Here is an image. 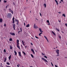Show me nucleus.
I'll use <instances>...</instances> for the list:
<instances>
[{"mask_svg":"<svg viewBox=\"0 0 67 67\" xmlns=\"http://www.w3.org/2000/svg\"><path fill=\"white\" fill-rule=\"evenodd\" d=\"M17 43V47L20 50L21 49L20 48V46L19 45L20 44L19 43Z\"/></svg>","mask_w":67,"mask_h":67,"instance_id":"1","label":"nucleus"},{"mask_svg":"<svg viewBox=\"0 0 67 67\" xmlns=\"http://www.w3.org/2000/svg\"><path fill=\"white\" fill-rule=\"evenodd\" d=\"M12 16V14L10 13L8 14V17L9 18H10Z\"/></svg>","mask_w":67,"mask_h":67,"instance_id":"2","label":"nucleus"},{"mask_svg":"<svg viewBox=\"0 0 67 67\" xmlns=\"http://www.w3.org/2000/svg\"><path fill=\"white\" fill-rule=\"evenodd\" d=\"M59 51L58 49L56 51V53H57V54H58L57 55V56H59Z\"/></svg>","mask_w":67,"mask_h":67,"instance_id":"3","label":"nucleus"},{"mask_svg":"<svg viewBox=\"0 0 67 67\" xmlns=\"http://www.w3.org/2000/svg\"><path fill=\"white\" fill-rule=\"evenodd\" d=\"M20 30H21V31H19L18 32V34L19 35L20 34V32H23V31H22V28L21 27L20 28Z\"/></svg>","mask_w":67,"mask_h":67,"instance_id":"4","label":"nucleus"},{"mask_svg":"<svg viewBox=\"0 0 67 67\" xmlns=\"http://www.w3.org/2000/svg\"><path fill=\"white\" fill-rule=\"evenodd\" d=\"M42 60L44 61L45 62H46L47 63H48V61H47V60H46V59H44V58H42Z\"/></svg>","mask_w":67,"mask_h":67,"instance_id":"5","label":"nucleus"},{"mask_svg":"<svg viewBox=\"0 0 67 67\" xmlns=\"http://www.w3.org/2000/svg\"><path fill=\"white\" fill-rule=\"evenodd\" d=\"M34 29H36L37 28H38V27L37 26L35 25V24L34 26Z\"/></svg>","mask_w":67,"mask_h":67,"instance_id":"6","label":"nucleus"},{"mask_svg":"<svg viewBox=\"0 0 67 67\" xmlns=\"http://www.w3.org/2000/svg\"><path fill=\"white\" fill-rule=\"evenodd\" d=\"M15 18L14 17H13V18L12 20H13V23L14 24L15 23Z\"/></svg>","mask_w":67,"mask_h":67,"instance_id":"7","label":"nucleus"},{"mask_svg":"<svg viewBox=\"0 0 67 67\" xmlns=\"http://www.w3.org/2000/svg\"><path fill=\"white\" fill-rule=\"evenodd\" d=\"M10 34L12 35H13V36H15V33H14L10 32Z\"/></svg>","mask_w":67,"mask_h":67,"instance_id":"8","label":"nucleus"},{"mask_svg":"<svg viewBox=\"0 0 67 67\" xmlns=\"http://www.w3.org/2000/svg\"><path fill=\"white\" fill-rule=\"evenodd\" d=\"M15 24H13V28L14 30H16L15 29Z\"/></svg>","mask_w":67,"mask_h":67,"instance_id":"9","label":"nucleus"},{"mask_svg":"<svg viewBox=\"0 0 67 67\" xmlns=\"http://www.w3.org/2000/svg\"><path fill=\"white\" fill-rule=\"evenodd\" d=\"M22 44L24 46H25V45L24 44V43H25V42L23 40L22 41Z\"/></svg>","mask_w":67,"mask_h":67,"instance_id":"10","label":"nucleus"},{"mask_svg":"<svg viewBox=\"0 0 67 67\" xmlns=\"http://www.w3.org/2000/svg\"><path fill=\"white\" fill-rule=\"evenodd\" d=\"M44 37L46 39L48 42H49V41H48V39H47V37H46L45 36H44Z\"/></svg>","mask_w":67,"mask_h":67,"instance_id":"11","label":"nucleus"},{"mask_svg":"<svg viewBox=\"0 0 67 67\" xmlns=\"http://www.w3.org/2000/svg\"><path fill=\"white\" fill-rule=\"evenodd\" d=\"M3 19L2 18H0V22L1 23H2L3 22Z\"/></svg>","mask_w":67,"mask_h":67,"instance_id":"12","label":"nucleus"},{"mask_svg":"<svg viewBox=\"0 0 67 67\" xmlns=\"http://www.w3.org/2000/svg\"><path fill=\"white\" fill-rule=\"evenodd\" d=\"M31 51L33 52V53L34 54H35V52H34V50L33 49H31Z\"/></svg>","mask_w":67,"mask_h":67,"instance_id":"13","label":"nucleus"},{"mask_svg":"<svg viewBox=\"0 0 67 67\" xmlns=\"http://www.w3.org/2000/svg\"><path fill=\"white\" fill-rule=\"evenodd\" d=\"M14 53L15 55H16L17 54V52H16V51H14Z\"/></svg>","mask_w":67,"mask_h":67,"instance_id":"14","label":"nucleus"},{"mask_svg":"<svg viewBox=\"0 0 67 67\" xmlns=\"http://www.w3.org/2000/svg\"><path fill=\"white\" fill-rule=\"evenodd\" d=\"M19 56H20L21 57V52H19Z\"/></svg>","mask_w":67,"mask_h":67,"instance_id":"15","label":"nucleus"},{"mask_svg":"<svg viewBox=\"0 0 67 67\" xmlns=\"http://www.w3.org/2000/svg\"><path fill=\"white\" fill-rule=\"evenodd\" d=\"M40 31L42 33L43 32V31H42V29H40L39 28V29Z\"/></svg>","mask_w":67,"mask_h":67,"instance_id":"16","label":"nucleus"},{"mask_svg":"<svg viewBox=\"0 0 67 67\" xmlns=\"http://www.w3.org/2000/svg\"><path fill=\"white\" fill-rule=\"evenodd\" d=\"M55 1L56 2L57 5H58V1H56V0H55Z\"/></svg>","mask_w":67,"mask_h":67,"instance_id":"17","label":"nucleus"},{"mask_svg":"<svg viewBox=\"0 0 67 67\" xmlns=\"http://www.w3.org/2000/svg\"><path fill=\"white\" fill-rule=\"evenodd\" d=\"M30 27V25L29 24H28L26 26V27Z\"/></svg>","mask_w":67,"mask_h":67,"instance_id":"18","label":"nucleus"},{"mask_svg":"<svg viewBox=\"0 0 67 67\" xmlns=\"http://www.w3.org/2000/svg\"><path fill=\"white\" fill-rule=\"evenodd\" d=\"M4 62H6V60H7L6 58H4Z\"/></svg>","mask_w":67,"mask_h":67,"instance_id":"19","label":"nucleus"},{"mask_svg":"<svg viewBox=\"0 0 67 67\" xmlns=\"http://www.w3.org/2000/svg\"><path fill=\"white\" fill-rule=\"evenodd\" d=\"M17 23H16V24H17L18 25L19 24V22L18 20H17Z\"/></svg>","mask_w":67,"mask_h":67,"instance_id":"20","label":"nucleus"},{"mask_svg":"<svg viewBox=\"0 0 67 67\" xmlns=\"http://www.w3.org/2000/svg\"><path fill=\"white\" fill-rule=\"evenodd\" d=\"M9 59V60H10L11 58V55H10L8 57Z\"/></svg>","mask_w":67,"mask_h":67,"instance_id":"21","label":"nucleus"},{"mask_svg":"<svg viewBox=\"0 0 67 67\" xmlns=\"http://www.w3.org/2000/svg\"><path fill=\"white\" fill-rule=\"evenodd\" d=\"M43 6H44L45 8H46V4H44Z\"/></svg>","mask_w":67,"mask_h":67,"instance_id":"22","label":"nucleus"},{"mask_svg":"<svg viewBox=\"0 0 67 67\" xmlns=\"http://www.w3.org/2000/svg\"><path fill=\"white\" fill-rule=\"evenodd\" d=\"M52 32L54 35L55 36V34L54 32H53V31H52Z\"/></svg>","mask_w":67,"mask_h":67,"instance_id":"23","label":"nucleus"},{"mask_svg":"<svg viewBox=\"0 0 67 67\" xmlns=\"http://www.w3.org/2000/svg\"><path fill=\"white\" fill-rule=\"evenodd\" d=\"M19 40H17L16 43H19Z\"/></svg>","mask_w":67,"mask_h":67,"instance_id":"24","label":"nucleus"},{"mask_svg":"<svg viewBox=\"0 0 67 67\" xmlns=\"http://www.w3.org/2000/svg\"><path fill=\"white\" fill-rule=\"evenodd\" d=\"M21 48L22 49H23L24 48V47H23V45L22 44L21 45Z\"/></svg>","mask_w":67,"mask_h":67,"instance_id":"25","label":"nucleus"},{"mask_svg":"<svg viewBox=\"0 0 67 67\" xmlns=\"http://www.w3.org/2000/svg\"><path fill=\"white\" fill-rule=\"evenodd\" d=\"M11 13H12V14H13V11H12V10H11L10 11Z\"/></svg>","mask_w":67,"mask_h":67,"instance_id":"26","label":"nucleus"},{"mask_svg":"<svg viewBox=\"0 0 67 67\" xmlns=\"http://www.w3.org/2000/svg\"><path fill=\"white\" fill-rule=\"evenodd\" d=\"M62 15H63V16H64V17H66L65 15V14H63Z\"/></svg>","mask_w":67,"mask_h":67,"instance_id":"27","label":"nucleus"},{"mask_svg":"<svg viewBox=\"0 0 67 67\" xmlns=\"http://www.w3.org/2000/svg\"><path fill=\"white\" fill-rule=\"evenodd\" d=\"M41 34H42V33H41L39 34V36H41Z\"/></svg>","mask_w":67,"mask_h":67,"instance_id":"28","label":"nucleus"},{"mask_svg":"<svg viewBox=\"0 0 67 67\" xmlns=\"http://www.w3.org/2000/svg\"><path fill=\"white\" fill-rule=\"evenodd\" d=\"M7 64H8V65H10V64L9 63L7 62L6 63Z\"/></svg>","mask_w":67,"mask_h":67,"instance_id":"29","label":"nucleus"},{"mask_svg":"<svg viewBox=\"0 0 67 67\" xmlns=\"http://www.w3.org/2000/svg\"><path fill=\"white\" fill-rule=\"evenodd\" d=\"M31 57L32 58H34V56H33V55H32V54H31Z\"/></svg>","mask_w":67,"mask_h":67,"instance_id":"30","label":"nucleus"},{"mask_svg":"<svg viewBox=\"0 0 67 67\" xmlns=\"http://www.w3.org/2000/svg\"><path fill=\"white\" fill-rule=\"evenodd\" d=\"M9 40L10 41H12V38H10L9 39Z\"/></svg>","mask_w":67,"mask_h":67,"instance_id":"31","label":"nucleus"},{"mask_svg":"<svg viewBox=\"0 0 67 67\" xmlns=\"http://www.w3.org/2000/svg\"><path fill=\"white\" fill-rule=\"evenodd\" d=\"M55 29H56V30L57 31H60L59 29H57V28H56Z\"/></svg>","mask_w":67,"mask_h":67,"instance_id":"32","label":"nucleus"},{"mask_svg":"<svg viewBox=\"0 0 67 67\" xmlns=\"http://www.w3.org/2000/svg\"><path fill=\"white\" fill-rule=\"evenodd\" d=\"M23 53H24V55H26V53L25 52H24L23 51Z\"/></svg>","mask_w":67,"mask_h":67,"instance_id":"33","label":"nucleus"},{"mask_svg":"<svg viewBox=\"0 0 67 67\" xmlns=\"http://www.w3.org/2000/svg\"><path fill=\"white\" fill-rule=\"evenodd\" d=\"M47 22L48 23H49V21L48 20H47Z\"/></svg>","mask_w":67,"mask_h":67,"instance_id":"34","label":"nucleus"},{"mask_svg":"<svg viewBox=\"0 0 67 67\" xmlns=\"http://www.w3.org/2000/svg\"><path fill=\"white\" fill-rule=\"evenodd\" d=\"M4 52H6V49H4Z\"/></svg>","mask_w":67,"mask_h":67,"instance_id":"35","label":"nucleus"},{"mask_svg":"<svg viewBox=\"0 0 67 67\" xmlns=\"http://www.w3.org/2000/svg\"><path fill=\"white\" fill-rule=\"evenodd\" d=\"M13 48V47H10V49H12Z\"/></svg>","mask_w":67,"mask_h":67,"instance_id":"36","label":"nucleus"},{"mask_svg":"<svg viewBox=\"0 0 67 67\" xmlns=\"http://www.w3.org/2000/svg\"><path fill=\"white\" fill-rule=\"evenodd\" d=\"M4 3H6L7 2V1H4Z\"/></svg>","mask_w":67,"mask_h":67,"instance_id":"37","label":"nucleus"},{"mask_svg":"<svg viewBox=\"0 0 67 67\" xmlns=\"http://www.w3.org/2000/svg\"><path fill=\"white\" fill-rule=\"evenodd\" d=\"M18 64V65H17V66L18 67H19V66L20 65V64Z\"/></svg>","mask_w":67,"mask_h":67,"instance_id":"38","label":"nucleus"},{"mask_svg":"<svg viewBox=\"0 0 67 67\" xmlns=\"http://www.w3.org/2000/svg\"><path fill=\"white\" fill-rule=\"evenodd\" d=\"M35 37L37 39H38V37H36V36H35Z\"/></svg>","mask_w":67,"mask_h":67,"instance_id":"39","label":"nucleus"},{"mask_svg":"<svg viewBox=\"0 0 67 67\" xmlns=\"http://www.w3.org/2000/svg\"><path fill=\"white\" fill-rule=\"evenodd\" d=\"M44 57L46 58H47V57L46 56H44Z\"/></svg>","mask_w":67,"mask_h":67,"instance_id":"40","label":"nucleus"},{"mask_svg":"<svg viewBox=\"0 0 67 67\" xmlns=\"http://www.w3.org/2000/svg\"><path fill=\"white\" fill-rule=\"evenodd\" d=\"M9 10L10 11H11V9L10 8H9Z\"/></svg>","mask_w":67,"mask_h":67,"instance_id":"41","label":"nucleus"},{"mask_svg":"<svg viewBox=\"0 0 67 67\" xmlns=\"http://www.w3.org/2000/svg\"><path fill=\"white\" fill-rule=\"evenodd\" d=\"M51 64L53 66V64H52V62H51Z\"/></svg>","mask_w":67,"mask_h":67,"instance_id":"42","label":"nucleus"},{"mask_svg":"<svg viewBox=\"0 0 67 67\" xmlns=\"http://www.w3.org/2000/svg\"><path fill=\"white\" fill-rule=\"evenodd\" d=\"M40 15L42 16V14H41V13H40Z\"/></svg>","mask_w":67,"mask_h":67,"instance_id":"43","label":"nucleus"},{"mask_svg":"<svg viewBox=\"0 0 67 67\" xmlns=\"http://www.w3.org/2000/svg\"><path fill=\"white\" fill-rule=\"evenodd\" d=\"M65 25L67 27V24H65Z\"/></svg>","mask_w":67,"mask_h":67,"instance_id":"44","label":"nucleus"},{"mask_svg":"<svg viewBox=\"0 0 67 67\" xmlns=\"http://www.w3.org/2000/svg\"><path fill=\"white\" fill-rule=\"evenodd\" d=\"M59 38H60V39H61V37L60 36H59Z\"/></svg>","mask_w":67,"mask_h":67,"instance_id":"45","label":"nucleus"},{"mask_svg":"<svg viewBox=\"0 0 67 67\" xmlns=\"http://www.w3.org/2000/svg\"><path fill=\"white\" fill-rule=\"evenodd\" d=\"M49 23L48 24V25H50V23Z\"/></svg>","mask_w":67,"mask_h":67,"instance_id":"46","label":"nucleus"},{"mask_svg":"<svg viewBox=\"0 0 67 67\" xmlns=\"http://www.w3.org/2000/svg\"><path fill=\"white\" fill-rule=\"evenodd\" d=\"M42 54L43 55H45V54H43V53H42Z\"/></svg>","mask_w":67,"mask_h":67,"instance_id":"47","label":"nucleus"},{"mask_svg":"<svg viewBox=\"0 0 67 67\" xmlns=\"http://www.w3.org/2000/svg\"><path fill=\"white\" fill-rule=\"evenodd\" d=\"M25 48L26 49L27 47V46H25Z\"/></svg>","mask_w":67,"mask_h":67,"instance_id":"48","label":"nucleus"},{"mask_svg":"<svg viewBox=\"0 0 67 67\" xmlns=\"http://www.w3.org/2000/svg\"><path fill=\"white\" fill-rule=\"evenodd\" d=\"M24 25L25 26V25L26 24H25V23H24Z\"/></svg>","mask_w":67,"mask_h":67,"instance_id":"49","label":"nucleus"},{"mask_svg":"<svg viewBox=\"0 0 67 67\" xmlns=\"http://www.w3.org/2000/svg\"><path fill=\"white\" fill-rule=\"evenodd\" d=\"M4 26H6V25L5 24H4Z\"/></svg>","mask_w":67,"mask_h":67,"instance_id":"50","label":"nucleus"},{"mask_svg":"<svg viewBox=\"0 0 67 67\" xmlns=\"http://www.w3.org/2000/svg\"><path fill=\"white\" fill-rule=\"evenodd\" d=\"M55 67H58L56 65H55Z\"/></svg>","mask_w":67,"mask_h":67,"instance_id":"51","label":"nucleus"},{"mask_svg":"<svg viewBox=\"0 0 67 67\" xmlns=\"http://www.w3.org/2000/svg\"><path fill=\"white\" fill-rule=\"evenodd\" d=\"M31 44L32 45H33V44H32V43H31Z\"/></svg>","mask_w":67,"mask_h":67,"instance_id":"52","label":"nucleus"},{"mask_svg":"<svg viewBox=\"0 0 67 67\" xmlns=\"http://www.w3.org/2000/svg\"><path fill=\"white\" fill-rule=\"evenodd\" d=\"M60 1L62 2H63V0H60Z\"/></svg>","mask_w":67,"mask_h":67,"instance_id":"53","label":"nucleus"},{"mask_svg":"<svg viewBox=\"0 0 67 67\" xmlns=\"http://www.w3.org/2000/svg\"><path fill=\"white\" fill-rule=\"evenodd\" d=\"M13 4L14 5H15V3H13Z\"/></svg>","mask_w":67,"mask_h":67,"instance_id":"54","label":"nucleus"},{"mask_svg":"<svg viewBox=\"0 0 67 67\" xmlns=\"http://www.w3.org/2000/svg\"><path fill=\"white\" fill-rule=\"evenodd\" d=\"M58 13H59V14H60V13H61V12H58Z\"/></svg>","mask_w":67,"mask_h":67,"instance_id":"55","label":"nucleus"},{"mask_svg":"<svg viewBox=\"0 0 67 67\" xmlns=\"http://www.w3.org/2000/svg\"><path fill=\"white\" fill-rule=\"evenodd\" d=\"M7 66V67H10V66Z\"/></svg>","mask_w":67,"mask_h":67,"instance_id":"56","label":"nucleus"},{"mask_svg":"<svg viewBox=\"0 0 67 67\" xmlns=\"http://www.w3.org/2000/svg\"><path fill=\"white\" fill-rule=\"evenodd\" d=\"M6 8H7V6H6Z\"/></svg>","mask_w":67,"mask_h":67,"instance_id":"57","label":"nucleus"},{"mask_svg":"<svg viewBox=\"0 0 67 67\" xmlns=\"http://www.w3.org/2000/svg\"><path fill=\"white\" fill-rule=\"evenodd\" d=\"M59 22H60L61 21H59Z\"/></svg>","mask_w":67,"mask_h":67,"instance_id":"58","label":"nucleus"},{"mask_svg":"<svg viewBox=\"0 0 67 67\" xmlns=\"http://www.w3.org/2000/svg\"><path fill=\"white\" fill-rule=\"evenodd\" d=\"M15 21L16 22V19H15Z\"/></svg>","mask_w":67,"mask_h":67,"instance_id":"59","label":"nucleus"},{"mask_svg":"<svg viewBox=\"0 0 67 67\" xmlns=\"http://www.w3.org/2000/svg\"><path fill=\"white\" fill-rule=\"evenodd\" d=\"M36 19L37 20H38V19Z\"/></svg>","mask_w":67,"mask_h":67,"instance_id":"60","label":"nucleus"},{"mask_svg":"<svg viewBox=\"0 0 67 67\" xmlns=\"http://www.w3.org/2000/svg\"><path fill=\"white\" fill-rule=\"evenodd\" d=\"M31 38H32V39H33L34 40V38H33V37H31Z\"/></svg>","mask_w":67,"mask_h":67,"instance_id":"61","label":"nucleus"},{"mask_svg":"<svg viewBox=\"0 0 67 67\" xmlns=\"http://www.w3.org/2000/svg\"><path fill=\"white\" fill-rule=\"evenodd\" d=\"M1 0H0V2H1Z\"/></svg>","mask_w":67,"mask_h":67,"instance_id":"62","label":"nucleus"},{"mask_svg":"<svg viewBox=\"0 0 67 67\" xmlns=\"http://www.w3.org/2000/svg\"><path fill=\"white\" fill-rule=\"evenodd\" d=\"M30 67H32V66H30Z\"/></svg>","mask_w":67,"mask_h":67,"instance_id":"63","label":"nucleus"},{"mask_svg":"<svg viewBox=\"0 0 67 67\" xmlns=\"http://www.w3.org/2000/svg\"><path fill=\"white\" fill-rule=\"evenodd\" d=\"M61 2H60V3H61Z\"/></svg>","mask_w":67,"mask_h":67,"instance_id":"64","label":"nucleus"}]
</instances>
